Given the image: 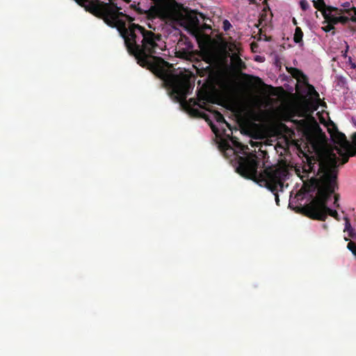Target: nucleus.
Returning a JSON list of instances; mask_svg holds the SVG:
<instances>
[{
  "instance_id": "f257e3e1",
  "label": "nucleus",
  "mask_w": 356,
  "mask_h": 356,
  "mask_svg": "<svg viewBox=\"0 0 356 356\" xmlns=\"http://www.w3.org/2000/svg\"><path fill=\"white\" fill-rule=\"evenodd\" d=\"M74 1L86 11L102 19L109 26L117 29L129 54L135 57L138 64L152 72H163V59L155 56L162 50L158 43L161 41V35L131 23L134 18L122 12V8L113 1Z\"/></svg>"
},
{
  "instance_id": "f03ea898",
  "label": "nucleus",
  "mask_w": 356,
  "mask_h": 356,
  "mask_svg": "<svg viewBox=\"0 0 356 356\" xmlns=\"http://www.w3.org/2000/svg\"><path fill=\"white\" fill-rule=\"evenodd\" d=\"M338 161L334 153L306 157L302 166L303 172L314 176L308 184H305L308 192L316 191V196L310 203L301 208L305 216L316 220L325 221L327 215L340 221L341 218L336 210L327 207V202L334 191L339 189Z\"/></svg>"
},
{
  "instance_id": "7ed1b4c3",
  "label": "nucleus",
  "mask_w": 356,
  "mask_h": 356,
  "mask_svg": "<svg viewBox=\"0 0 356 356\" xmlns=\"http://www.w3.org/2000/svg\"><path fill=\"white\" fill-rule=\"evenodd\" d=\"M236 172L242 177L267 188L274 194L277 205H280L277 187L280 186V191H282L284 181L288 175L286 169L266 167L264 162H262L261 166L260 159L255 154H250L246 156H238Z\"/></svg>"
},
{
  "instance_id": "20e7f679",
  "label": "nucleus",
  "mask_w": 356,
  "mask_h": 356,
  "mask_svg": "<svg viewBox=\"0 0 356 356\" xmlns=\"http://www.w3.org/2000/svg\"><path fill=\"white\" fill-rule=\"evenodd\" d=\"M331 138L334 144V149L341 157V165L346 163L350 156L356 154V133L353 135V143L355 150L353 149V145L347 140L344 134L337 130L334 133L331 134Z\"/></svg>"
},
{
  "instance_id": "39448f33",
  "label": "nucleus",
  "mask_w": 356,
  "mask_h": 356,
  "mask_svg": "<svg viewBox=\"0 0 356 356\" xmlns=\"http://www.w3.org/2000/svg\"><path fill=\"white\" fill-rule=\"evenodd\" d=\"M153 3L148 11L149 19L160 18L171 19L175 16L177 3L174 0H151Z\"/></svg>"
},
{
  "instance_id": "423d86ee",
  "label": "nucleus",
  "mask_w": 356,
  "mask_h": 356,
  "mask_svg": "<svg viewBox=\"0 0 356 356\" xmlns=\"http://www.w3.org/2000/svg\"><path fill=\"white\" fill-rule=\"evenodd\" d=\"M207 101V97L204 95L202 98L199 97L197 100L194 99H190L188 102H186L188 109L190 112V113L194 116L196 117H202L206 119V120H208L206 118V115L201 112L198 108H194L195 106H198L200 108H206L207 110H209V108H207L206 106V102Z\"/></svg>"
},
{
  "instance_id": "0eeeda50",
  "label": "nucleus",
  "mask_w": 356,
  "mask_h": 356,
  "mask_svg": "<svg viewBox=\"0 0 356 356\" xmlns=\"http://www.w3.org/2000/svg\"><path fill=\"white\" fill-rule=\"evenodd\" d=\"M295 71L296 72V73L300 75L303 81V83L307 86V95L312 97V98H314L316 102H320L321 99H320V96H319V94L318 93V92L315 90V88L309 84L308 83V79L306 75H305L302 71L299 70H297V69H295Z\"/></svg>"
},
{
  "instance_id": "6e6552de",
  "label": "nucleus",
  "mask_w": 356,
  "mask_h": 356,
  "mask_svg": "<svg viewBox=\"0 0 356 356\" xmlns=\"http://www.w3.org/2000/svg\"><path fill=\"white\" fill-rule=\"evenodd\" d=\"M332 12H335L336 13H339V12H341V10H339L337 8L328 6L327 10H323V17L325 19V22L330 23V24H337L339 23L338 17L332 15Z\"/></svg>"
},
{
  "instance_id": "1a4fd4ad",
  "label": "nucleus",
  "mask_w": 356,
  "mask_h": 356,
  "mask_svg": "<svg viewBox=\"0 0 356 356\" xmlns=\"http://www.w3.org/2000/svg\"><path fill=\"white\" fill-rule=\"evenodd\" d=\"M232 65L236 70H241L246 67L245 63L242 60L238 55L234 54L231 58Z\"/></svg>"
},
{
  "instance_id": "9d476101",
  "label": "nucleus",
  "mask_w": 356,
  "mask_h": 356,
  "mask_svg": "<svg viewBox=\"0 0 356 356\" xmlns=\"http://www.w3.org/2000/svg\"><path fill=\"white\" fill-rule=\"evenodd\" d=\"M140 2L134 1L131 4H130L129 8L132 10H134L137 14L138 15H144L145 14L149 19V15L148 11L149 9L145 10L140 8L139 6Z\"/></svg>"
},
{
  "instance_id": "9b49d317",
  "label": "nucleus",
  "mask_w": 356,
  "mask_h": 356,
  "mask_svg": "<svg viewBox=\"0 0 356 356\" xmlns=\"http://www.w3.org/2000/svg\"><path fill=\"white\" fill-rule=\"evenodd\" d=\"M302 37H303V32L301 29V28L296 26L295 29V33L293 35V41L297 43L300 44L302 42Z\"/></svg>"
},
{
  "instance_id": "f8f14e48",
  "label": "nucleus",
  "mask_w": 356,
  "mask_h": 356,
  "mask_svg": "<svg viewBox=\"0 0 356 356\" xmlns=\"http://www.w3.org/2000/svg\"><path fill=\"white\" fill-rule=\"evenodd\" d=\"M314 6L323 15V10H327L328 6H326L323 0L313 1Z\"/></svg>"
},
{
  "instance_id": "ddd939ff",
  "label": "nucleus",
  "mask_w": 356,
  "mask_h": 356,
  "mask_svg": "<svg viewBox=\"0 0 356 356\" xmlns=\"http://www.w3.org/2000/svg\"><path fill=\"white\" fill-rule=\"evenodd\" d=\"M213 118L218 123H225L228 127H230V125L229 124L228 122H226L222 114H221V113H220L219 111H214Z\"/></svg>"
},
{
  "instance_id": "4468645a",
  "label": "nucleus",
  "mask_w": 356,
  "mask_h": 356,
  "mask_svg": "<svg viewBox=\"0 0 356 356\" xmlns=\"http://www.w3.org/2000/svg\"><path fill=\"white\" fill-rule=\"evenodd\" d=\"M343 220H345V228L344 232H349L351 229H353V227H352L349 218L346 216L343 218Z\"/></svg>"
},
{
  "instance_id": "2eb2a0df",
  "label": "nucleus",
  "mask_w": 356,
  "mask_h": 356,
  "mask_svg": "<svg viewBox=\"0 0 356 356\" xmlns=\"http://www.w3.org/2000/svg\"><path fill=\"white\" fill-rule=\"evenodd\" d=\"M332 195H334V200L333 205L335 208L339 209L340 207V204L339 203V201L340 199V195L339 193H335V191L334 192V193H332Z\"/></svg>"
},
{
  "instance_id": "dca6fc26",
  "label": "nucleus",
  "mask_w": 356,
  "mask_h": 356,
  "mask_svg": "<svg viewBox=\"0 0 356 356\" xmlns=\"http://www.w3.org/2000/svg\"><path fill=\"white\" fill-rule=\"evenodd\" d=\"M300 6L304 11H306L309 8V4L307 0H300Z\"/></svg>"
},
{
  "instance_id": "f3484780",
  "label": "nucleus",
  "mask_w": 356,
  "mask_h": 356,
  "mask_svg": "<svg viewBox=\"0 0 356 356\" xmlns=\"http://www.w3.org/2000/svg\"><path fill=\"white\" fill-rule=\"evenodd\" d=\"M347 248H348V250H350L352 252V253L355 256H356V245L354 242L350 241L348 243Z\"/></svg>"
},
{
  "instance_id": "a211bd4d",
  "label": "nucleus",
  "mask_w": 356,
  "mask_h": 356,
  "mask_svg": "<svg viewBox=\"0 0 356 356\" xmlns=\"http://www.w3.org/2000/svg\"><path fill=\"white\" fill-rule=\"evenodd\" d=\"M350 19L347 16H339L338 22L342 24H346L349 22Z\"/></svg>"
},
{
  "instance_id": "6ab92c4d",
  "label": "nucleus",
  "mask_w": 356,
  "mask_h": 356,
  "mask_svg": "<svg viewBox=\"0 0 356 356\" xmlns=\"http://www.w3.org/2000/svg\"><path fill=\"white\" fill-rule=\"evenodd\" d=\"M222 25H223V26H222L223 29H224L225 31H228V30L231 28V26H232V25H231L230 22H229L227 19H225V20L223 21V22H222Z\"/></svg>"
},
{
  "instance_id": "aec40b11",
  "label": "nucleus",
  "mask_w": 356,
  "mask_h": 356,
  "mask_svg": "<svg viewBox=\"0 0 356 356\" xmlns=\"http://www.w3.org/2000/svg\"><path fill=\"white\" fill-rule=\"evenodd\" d=\"M323 30L325 32H329L334 29V26L332 24H330V23H327V24L323 27H322Z\"/></svg>"
},
{
  "instance_id": "412c9836",
  "label": "nucleus",
  "mask_w": 356,
  "mask_h": 356,
  "mask_svg": "<svg viewBox=\"0 0 356 356\" xmlns=\"http://www.w3.org/2000/svg\"><path fill=\"white\" fill-rule=\"evenodd\" d=\"M349 236L352 238L356 240V228H353L349 232H348Z\"/></svg>"
},
{
  "instance_id": "4be33fe9",
  "label": "nucleus",
  "mask_w": 356,
  "mask_h": 356,
  "mask_svg": "<svg viewBox=\"0 0 356 356\" xmlns=\"http://www.w3.org/2000/svg\"><path fill=\"white\" fill-rule=\"evenodd\" d=\"M256 80H257V82L259 83V84H264L263 81L261 80V79L259 78V77H255Z\"/></svg>"
},
{
  "instance_id": "5701e85b",
  "label": "nucleus",
  "mask_w": 356,
  "mask_h": 356,
  "mask_svg": "<svg viewBox=\"0 0 356 356\" xmlns=\"http://www.w3.org/2000/svg\"><path fill=\"white\" fill-rule=\"evenodd\" d=\"M210 125H211V129H212L213 131V132H215V133H216V132H217V131H218V130H217V129H216V127L212 124V123H211V122H210Z\"/></svg>"
},
{
  "instance_id": "b1692460",
  "label": "nucleus",
  "mask_w": 356,
  "mask_h": 356,
  "mask_svg": "<svg viewBox=\"0 0 356 356\" xmlns=\"http://www.w3.org/2000/svg\"><path fill=\"white\" fill-rule=\"evenodd\" d=\"M292 22L294 25H297V20L296 19V18H293Z\"/></svg>"
},
{
  "instance_id": "393cba45",
  "label": "nucleus",
  "mask_w": 356,
  "mask_h": 356,
  "mask_svg": "<svg viewBox=\"0 0 356 356\" xmlns=\"http://www.w3.org/2000/svg\"><path fill=\"white\" fill-rule=\"evenodd\" d=\"M323 229H327V225L326 224H323Z\"/></svg>"
},
{
  "instance_id": "a878e982",
  "label": "nucleus",
  "mask_w": 356,
  "mask_h": 356,
  "mask_svg": "<svg viewBox=\"0 0 356 356\" xmlns=\"http://www.w3.org/2000/svg\"><path fill=\"white\" fill-rule=\"evenodd\" d=\"M122 1L127 3H129L131 2V0H122Z\"/></svg>"
},
{
  "instance_id": "bb28decb",
  "label": "nucleus",
  "mask_w": 356,
  "mask_h": 356,
  "mask_svg": "<svg viewBox=\"0 0 356 356\" xmlns=\"http://www.w3.org/2000/svg\"><path fill=\"white\" fill-rule=\"evenodd\" d=\"M249 1H250V2L251 3H255V0H249Z\"/></svg>"
},
{
  "instance_id": "cd10ccee",
  "label": "nucleus",
  "mask_w": 356,
  "mask_h": 356,
  "mask_svg": "<svg viewBox=\"0 0 356 356\" xmlns=\"http://www.w3.org/2000/svg\"><path fill=\"white\" fill-rule=\"evenodd\" d=\"M262 3H267V0H264Z\"/></svg>"
},
{
  "instance_id": "c85d7f7f",
  "label": "nucleus",
  "mask_w": 356,
  "mask_h": 356,
  "mask_svg": "<svg viewBox=\"0 0 356 356\" xmlns=\"http://www.w3.org/2000/svg\"><path fill=\"white\" fill-rule=\"evenodd\" d=\"M352 67H353V68H355V67H356V65H355V64H353V65H352Z\"/></svg>"
}]
</instances>
